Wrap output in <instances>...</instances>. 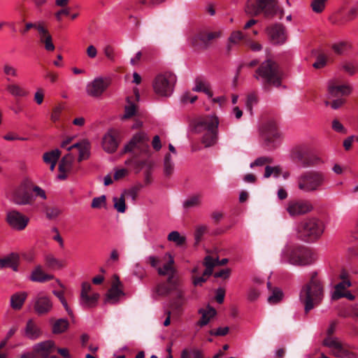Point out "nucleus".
I'll return each mask as SVG.
<instances>
[{"label":"nucleus","instance_id":"18","mask_svg":"<svg viewBox=\"0 0 358 358\" xmlns=\"http://www.w3.org/2000/svg\"><path fill=\"white\" fill-rule=\"evenodd\" d=\"M120 142V132L116 129H110L103 136L102 146L103 150L108 152H115Z\"/></svg>","mask_w":358,"mask_h":358},{"label":"nucleus","instance_id":"37","mask_svg":"<svg viewBox=\"0 0 358 358\" xmlns=\"http://www.w3.org/2000/svg\"><path fill=\"white\" fill-rule=\"evenodd\" d=\"M351 286L350 280H343L335 286V290L331 294L333 300H338L343 298L344 291Z\"/></svg>","mask_w":358,"mask_h":358},{"label":"nucleus","instance_id":"5","mask_svg":"<svg viewBox=\"0 0 358 358\" xmlns=\"http://www.w3.org/2000/svg\"><path fill=\"white\" fill-rule=\"evenodd\" d=\"M327 182L324 173L310 171L303 173L298 178V187L304 192H312L322 189Z\"/></svg>","mask_w":358,"mask_h":358},{"label":"nucleus","instance_id":"7","mask_svg":"<svg viewBox=\"0 0 358 358\" xmlns=\"http://www.w3.org/2000/svg\"><path fill=\"white\" fill-rule=\"evenodd\" d=\"M278 10V0H248L245 8L248 15L256 16L262 13L266 17H273Z\"/></svg>","mask_w":358,"mask_h":358},{"label":"nucleus","instance_id":"33","mask_svg":"<svg viewBox=\"0 0 358 358\" xmlns=\"http://www.w3.org/2000/svg\"><path fill=\"white\" fill-rule=\"evenodd\" d=\"M99 294L92 293L91 294H80V304L85 308H93L97 304L99 299Z\"/></svg>","mask_w":358,"mask_h":358},{"label":"nucleus","instance_id":"42","mask_svg":"<svg viewBox=\"0 0 358 358\" xmlns=\"http://www.w3.org/2000/svg\"><path fill=\"white\" fill-rule=\"evenodd\" d=\"M167 239L169 241L175 243L178 246L182 245L186 241V238L183 236H181L177 231H171L168 235Z\"/></svg>","mask_w":358,"mask_h":358},{"label":"nucleus","instance_id":"31","mask_svg":"<svg viewBox=\"0 0 358 358\" xmlns=\"http://www.w3.org/2000/svg\"><path fill=\"white\" fill-rule=\"evenodd\" d=\"M308 154V149L304 145H300L294 148L292 152V157L294 159L301 162L304 166L313 165L314 163H308L306 162L305 157Z\"/></svg>","mask_w":358,"mask_h":358},{"label":"nucleus","instance_id":"17","mask_svg":"<svg viewBox=\"0 0 358 358\" xmlns=\"http://www.w3.org/2000/svg\"><path fill=\"white\" fill-rule=\"evenodd\" d=\"M33 307L35 313L38 315L48 314L52 309L53 304L51 299L43 294H37L33 299Z\"/></svg>","mask_w":358,"mask_h":358},{"label":"nucleus","instance_id":"23","mask_svg":"<svg viewBox=\"0 0 358 358\" xmlns=\"http://www.w3.org/2000/svg\"><path fill=\"white\" fill-rule=\"evenodd\" d=\"M351 92L352 87L349 85H336L334 81H329L328 83V94L329 99L348 95Z\"/></svg>","mask_w":358,"mask_h":358},{"label":"nucleus","instance_id":"40","mask_svg":"<svg viewBox=\"0 0 358 358\" xmlns=\"http://www.w3.org/2000/svg\"><path fill=\"white\" fill-rule=\"evenodd\" d=\"M68 327L69 322L67 320L59 319L52 325V332L54 334H61L64 332Z\"/></svg>","mask_w":358,"mask_h":358},{"label":"nucleus","instance_id":"53","mask_svg":"<svg viewBox=\"0 0 358 358\" xmlns=\"http://www.w3.org/2000/svg\"><path fill=\"white\" fill-rule=\"evenodd\" d=\"M207 231V227L206 225H199L196 227L194 232V238L196 241V243H199L203 236Z\"/></svg>","mask_w":358,"mask_h":358},{"label":"nucleus","instance_id":"3","mask_svg":"<svg viewBox=\"0 0 358 358\" xmlns=\"http://www.w3.org/2000/svg\"><path fill=\"white\" fill-rule=\"evenodd\" d=\"M254 78L262 83L264 87H279L282 84V73L278 64L272 59L263 62L256 69Z\"/></svg>","mask_w":358,"mask_h":358},{"label":"nucleus","instance_id":"32","mask_svg":"<svg viewBox=\"0 0 358 358\" xmlns=\"http://www.w3.org/2000/svg\"><path fill=\"white\" fill-rule=\"evenodd\" d=\"M61 152L58 149L52 150L50 152H45L43 156V161L46 164L50 165V170L54 171L56 164L60 157Z\"/></svg>","mask_w":358,"mask_h":358},{"label":"nucleus","instance_id":"38","mask_svg":"<svg viewBox=\"0 0 358 358\" xmlns=\"http://www.w3.org/2000/svg\"><path fill=\"white\" fill-rule=\"evenodd\" d=\"M6 90L13 96L23 97L27 95V92L17 83L8 85Z\"/></svg>","mask_w":358,"mask_h":358},{"label":"nucleus","instance_id":"36","mask_svg":"<svg viewBox=\"0 0 358 358\" xmlns=\"http://www.w3.org/2000/svg\"><path fill=\"white\" fill-rule=\"evenodd\" d=\"M45 265L52 269H61L66 266L64 261L59 260L52 255H48L45 257Z\"/></svg>","mask_w":358,"mask_h":358},{"label":"nucleus","instance_id":"34","mask_svg":"<svg viewBox=\"0 0 358 358\" xmlns=\"http://www.w3.org/2000/svg\"><path fill=\"white\" fill-rule=\"evenodd\" d=\"M25 336L30 339H36L41 335V330L32 320L27 321L25 327Z\"/></svg>","mask_w":358,"mask_h":358},{"label":"nucleus","instance_id":"56","mask_svg":"<svg viewBox=\"0 0 358 358\" xmlns=\"http://www.w3.org/2000/svg\"><path fill=\"white\" fill-rule=\"evenodd\" d=\"M273 160L270 157H261L256 159L252 163L250 164V167L253 168L254 166H262L265 164H271Z\"/></svg>","mask_w":358,"mask_h":358},{"label":"nucleus","instance_id":"43","mask_svg":"<svg viewBox=\"0 0 358 358\" xmlns=\"http://www.w3.org/2000/svg\"><path fill=\"white\" fill-rule=\"evenodd\" d=\"M333 51L337 55H343L348 49L350 45L348 42L341 41L332 45Z\"/></svg>","mask_w":358,"mask_h":358},{"label":"nucleus","instance_id":"61","mask_svg":"<svg viewBox=\"0 0 358 358\" xmlns=\"http://www.w3.org/2000/svg\"><path fill=\"white\" fill-rule=\"evenodd\" d=\"M62 110V107L59 106H56L55 108H53L52 112L51 113V116H50V119L52 122H55L59 119Z\"/></svg>","mask_w":358,"mask_h":358},{"label":"nucleus","instance_id":"60","mask_svg":"<svg viewBox=\"0 0 358 358\" xmlns=\"http://www.w3.org/2000/svg\"><path fill=\"white\" fill-rule=\"evenodd\" d=\"M43 26H44V24L41 22H38L36 23L28 22L25 24V27L22 31V33L26 34L31 28L36 29L38 31V32H39L40 27H43Z\"/></svg>","mask_w":358,"mask_h":358},{"label":"nucleus","instance_id":"48","mask_svg":"<svg viewBox=\"0 0 358 358\" xmlns=\"http://www.w3.org/2000/svg\"><path fill=\"white\" fill-rule=\"evenodd\" d=\"M244 43L246 47L250 48L252 51L258 52L262 50V45L257 41H252L250 38H245Z\"/></svg>","mask_w":358,"mask_h":358},{"label":"nucleus","instance_id":"35","mask_svg":"<svg viewBox=\"0 0 358 358\" xmlns=\"http://www.w3.org/2000/svg\"><path fill=\"white\" fill-rule=\"evenodd\" d=\"M193 90L195 92H203L210 98L213 96L209 83L201 78H196Z\"/></svg>","mask_w":358,"mask_h":358},{"label":"nucleus","instance_id":"16","mask_svg":"<svg viewBox=\"0 0 358 358\" xmlns=\"http://www.w3.org/2000/svg\"><path fill=\"white\" fill-rule=\"evenodd\" d=\"M148 137L144 132L135 134L130 141L124 146V152H129L138 150L141 152L146 151L148 148Z\"/></svg>","mask_w":358,"mask_h":358},{"label":"nucleus","instance_id":"45","mask_svg":"<svg viewBox=\"0 0 358 358\" xmlns=\"http://www.w3.org/2000/svg\"><path fill=\"white\" fill-rule=\"evenodd\" d=\"M327 1V0H313L310 4L313 11L316 13H322L325 8Z\"/></svg>","mask_w":358,"mask_h":358},{"label":"nucleus","instance_id":"1","mask_svg":"<svg viewBox=\"0 0 358 358\" xmlns=\"http://www.w3.org/2000/svg\"><path fill=\"white\" fill-rule=\"evenodd\" d=\"M162 261L164 263L162 266H160L159 257L150 255L146 258L145 262L155 268L159 275L168 276L166 282L158 284L155 290L159 296H166L171 292L176 291L178 300L171 303V308L178 309L184 303V291L180 288L179 278L176 276L177 271L174 266V258L171 253L166 252L163 256Z\"/></svg>","mask_w":358,"mask_h":358},{"label":"nucleus","instance_id":"9","mask_svg":"<svg viewBox=\"0 0 358 358\" xmlns=\"http://www.w3.org/2000/svg\"><path fill=\"white\" fill-rule=\"evenodd\" d=\"M177 78L171 72H164L158 74L153 81L155 92L161 96H169L173 91Z\"/></svg>","mask_w":358,"mask_h":358},{"label":"nucleus","instance_id":"57","mask_svg":"<svg viewBox=\"0 0 358 358\" xmlns=\"http://www.w3.org/2000/svg\"><path fill=\"white\" fill-rule=\"evenodd\" d=\"M327 57L323 55H319L317 57L315 62L313 64V66L315 69H322L327 64Z\"/></svg>","mask_w":358,"mask_h":358},{"label":"nucleus","instance_id":"59","mask_svg":"<svg viewBox=\"0 0 358 358\" xmlns=\"http://www.w3.org/2000/svg\"><path fill=\"white\" fill-rule=\"evenodd\" d=\"M332 129L336 132L343 134H347V129L338 120H334L332 121Z\"/></svg>","mask_w":358,"mask_h":358},{"label":"nucleus","instance_id":"27","mask_svg":"<svg viewBox=\"0 0 358 358\" xmlns=\"http://www.w3.org/2000/svg\"><path fill=\"white\" fill-rule=\"evenodd\" d=\"M73 148H78L79 151L78 161L81 162L87 159L90 154V144L87 141H83L80 143H75L67 148L70 151Z\"/></svg>","mask_w":358,"mask_h":358},{"label":"nucleus","instance_id":"26","mask_svg":"<svg viewBox=\"0 0 358 358\" xmlns=\"http://www.w3.org/2000/svg\"><path fill=\"white\" fill-rule=\"evenodd\" d=\"M39 41L44 45V48L47 51L52 52L55 50V47L52 42V38L49 33L48 29L43 26L40 27L39 29Z\"/></svg>","mask_w":358,"mask_h":358},{"label":"nucleus","instance_id":"52","mask_svg":"<svg viewBox=\"0 0 358 358\" xmlns=\"http://www.w3.org/2000/svg\"><path fill=\"white\" fill-rule=\"evenodd\" d=\"M245 38H247L246 36H245L242 31H235L231 34L229 41L232 43H238L242 40L245 41Z\"/></svg>","mask_w":358,"mask_h":358},{"label":"nucleus","instance_id":"55","mask_svg":"<svg viewBox=\"0 0 358 358\" xmlns=\"http://www.w3.org/2000/svg\"><path fill=\"white\" fill-rule=\"evenodd\" d=\"M3 71L6 76L16 78L17 76V70L13 66L9 64H5L3 66Z\"/></svg>","mask_w":358,"mask_h":358},{"label":"nucleus","instance_id":"6","mask_svg":"<svg viewBox=\"0 0 358 358\" xmlns=\"http://www.w3.org/2000/svg\"><path fill=\"white\" fill-rule=\"evenodd\" d=\"M218 124V119L215 116H207L197 122L195 130L197 132L205 131L202 138L205 147L212 146L216 143Z\"/></svg>","mask_w":358,"mask_h":358},{"label":"nucleus","instance_id":"39","mask_svg":"<svg viewBox=\"0 0 358 358\" xmlns=\"http://www.w3.org/2000/svg\"><path fill=\"white\" fill-rule=\"evenodd\" d=\"M203 265L206 266L203 275L210 276L213 273V268L218 265V258L206 256L203 260Z\"/></svg>","mask_w":358,"mask_h":358},{"label":"nucleus","instance_id":"41","mask_svg":"<svg viewBox=\"0 0 358 358\" xmlns=\"http://www.w3.org/2000/svg\"><path fill=\"white\" fill-rule=\"evenodd\" d=\"M174 171V164L170 153L166 154L164 160V173L166 176H170Z\"/></svg>","mask_w":358,"mask_h":358},{"label":"nucleus","instance_id":"28","mask_svg":"<svg viewBox=\"0 0 358 358\" xmlns=\"http://www.w3.org/2000/svg\"><path fill=\"white\" fill-rule=\"evenodd\" d=\"M199 313L201 315V317L197 322V325L202 327L207 325L211 319H213L216 315V310L213 307L208 306L205 308H201L199 310Z\"/></svg>","mask_w":358,"mask_h":358},{"label":"nucleus","instance_id":"10","mask_svg":"<svg viewBox=\"0 0 358 358\" xmlns=\"http://www.w3.org/2000/svg\"><path fill=\"white\" fill-rule=\"evenodd\" d=\"M322 345L331 350V354L338 358H358L357 355L348 350V345L342 343L338 338L327 336Z\"/></svg>","mask_w":358,"mask_h":358},{"label":"nucleus","instance_id":"8","mask_svg":"<svg viewBox=\"0 0 358 358\" xmlns=\"http://www.w3.org/2000/svg\"><path fill=\"white\" fill-rule=\"evenodd\" d=\"M36 197L43 201L46 200L47 196L45 190L38 186H34L31 192L27 191L24 187H19L13 192L12 200L17 205L32 206L34 204Z\"/></svg>","mask_w":358,"mask_h":358},{"label":"nucleus","instance_id":"62","mask_svg":"<svg viewBox=\"0 0 358 358\" xmlns=\"http://www.w3.org/2000/svg\"><path fill=\"white\" fill-rule=\"evenodd\" d=\"M259 294L260 292L258 289L251 288L248 292V299L250 301H254L258 299Z\"/></svg>","mask_w":358,"mask_h":358},{"label":"nucleus","instance_id":"46","mask_svg":"<svg viewBox=\"0 0 358 358\" xmlns=\"http://www.w3.org/2000/svg\"><path fill=\"white\" fill-rule=\"evenodd\" d=\"M283 294L278 288H275L271 296L268 298V302L271 304H275L282 299Z\"/></svg>","mask_w":358,"mask_h":358},{"label":"nucleus","instance_id":"51","mask_svg":"<svg viewBox=\"0 0 358 358\" xmlns=\"http://www.w3.org/2000/svg\"><path fill=\"white\" fill-rule=\"evenodd\" d=\"M281 173V169L280 166H266L265 168L264 177L269 178L271 175H273L275 177H278Z\"/></svg>","mask_w":358,"mask_h":358},{"label":"nucleus","instance_id":"64","mask_svg":"<svg viewBox=\"0 0 358 358\" xmlns=\"http://www.w3.org/2000/svg\"><path fill=\"white\" fill-rule=\"evenodd\" d=\"M44 99V93L42 89H38L34 94V101L37 104L40 105L43 103Z\"/></svg>","mask_w":358,"mask_h":358},{"label":"nucleus","instance_id":"15","mask_svg":"<svg viewBox=\"0 0 358 358\" xmlns=\"http://www.w3.org/2000/svg\"><path fill=\"white\" fill-rule=\"evenodd\" d=\"M29 219L16 210H10L6 215V222L13 229L22 231L26 228Z\"/></svg>","mask_w":358,"mask_h":358},{"label":"nucleus","instance_id":"14","mask_svg":"<svg viewBox=\"0 0 358 358\" xmlns=\"http://www.w3.org/2000/svg\"><path fill=\"white\" fill-rule=\"evenodd\" d=\"M110 85V79L108 77H96L87 83V94L93 98H99Z\"/></svg>","mask_w":358,"mask_h":358},{"label":"nucleus","instance_id":"4","mask_svg":"<svg viewBox=\"0 0 358 358\" xmlns=\"http://www.w3.org/2000/svg\"><path fill=\"white\" fill-rule=\"evenodd\" d=\"M324 229L321 220L315 217H310L297 224L295 228L296 236L305 242H315L322 236Z\"/></svg>","mask_w":358,"mask_h":358},{"label":"nucleus","instance_id":"49","mask_svg":"<svg viewBox=\"0 0 358 358\" xmlns=\"http://www.w3.org/2000/svg\"><path fill=\"white\" fill-rule=\"evenodd\" d=\"M341 69L348 74L352 76L358 71V64L346 62L342 64Z\"/></svg>","mask_w":358,"mask_h":358},{"label":"nucleus","instance_id":"25","mask_svg":"<svg viewBox=\"0 0 358 358\" xmlns=\"http://www.w3.org/2000/svg\"><path fill=\"white\" fill-rule=\"evenodd\" d=\"M54 278V275L44 272L41 265H37L31 272L29 280L36 282H45Z\"/></svg>","mask_w":358,"mask_h":358},{"label":"nucleus","instance_id":"19","mask_svg":"<svg viewBox=\"0 0 358 358\" xmlns=\"http://www.w3.org/2000/svg\"><path fill=\"white\" fill-rule=\"evenodd\" d=\"M266 31L273 44H283L287 40L285 27L281 24L269 26L266 28Z\"/></svg>","mask_w":358,"mask_h":358},{"label":"nucleus","instance_id":"24","mask_svg":"<svg viewBox=\"0 0 358 358\" xmlns=\"http://www.w3.org/2000/svg\"><path fill=\"white\" fill-rule=\"evenodd\" d=\"M74 161V156L69 153L64 156L58 166V170L59 171V174L58 175V178L60 180H64L67 178V175L71 172L72 169L73 162Z\"/></svg>","mask_w":358,"mask_h":358},{"label":"nucleus","instance_id":"44","mask_svg":"<svg viewBox=\"0 0 358 358\" xmlns=\"http://www.w3.org/2000/svg\"><path fill=\"white\" fill-rule=\"evenodd\" d=\"M114 208L118 213H124L126 210L124 195L122 194L118 197L113 198Z\"/></svg>","mask_w":358,"mask_h":358},{"label":"nucleus","instance_id":"54","mask_svg":"<svg viewBox=\"0 0 358 358\" xmlns=\"http://www.w3.org/2000/svg\"><path fill=\"white\" fill-rule=\"evenodd\" d=\"M201 203L200 196L198 195L193 196L184 202V207L192 208L199 206Z\"/></svg>","mask_w":358,"mask_h":358},{"label":"nucleus","instance_id":"47","mask_svg":"<svg viewBox=\"0 0 358 358\" xmlns=\"http://www.w3.org/2000/svg\"><path fill=\"white\" fill-rule=\"evenodd\" d=\"M45 213L49 220H53L61 214V210L57 207H47L45 209Z\"/></svg>","mask_w":358,"mask_h":358},{"label":"nucleus","instance_id":"20","mask_svg":"<svg viewBox=\"0 0 358 358\" xmlns=\"http://www.w3.org/2000/svg\"><path fill=\"white\" fill-rule=\"evenodd\" d=\"M122 284L118 278L113 281L111 287L106 294V301L112 304L117 303L120 297L124 296Z\"/></svg>","mask_w":358,"mask_h":358},{"label":"nucleus","instance_id":"22","mask_svg":"<svg viewBox=\"0 0 358 358\" xmlns=\"http://www.w3.org/2000/svg\"><path fill=\"white\" fill-rule=\"evenodd\" d=\"M260 132L262 138L268 143L280 137L276 124L274 122H270L264 124L261 128Z\"/></svg>","mask_w":358,"mask_h":358},{"label":"nucleus","instance_id":"29","mask_svg":"<svg viewBox=\"0 0 358 358\" xmlns=\"http://www.w3.org/2000/svg\"><path fill=\"white\" fill-rule=\"evenodd\" d=\"M28 294L26 292H20L13 294L10 296V305L14 310H19L22 308Z\"/></svg>","mask_w":358,"mask_h":358},{"label":"nucleus","instance_id":"11","mask_svg":"<svg viewBox=\"0 0 358 358\" xmlns=\"http://www.w3.org/2000/svg\"><path fill=\"white\" fill-rule=\"evenodd\" d=\"M287 261L295 266H307L315 261L314 254L307 248H293L287 255Z\"/></svg>","mask_w":358,"mask_h":358},{"label":"nucleus","instance_id":"2","mask_svg":"<svg viewBox=\"0 0 358 358\" xmlns=\"http://www.w3.org/2000/svg\"><path fill=\"white\" fill-rule=\"evenodd\" d=\"M323 297V285L317 277V273L313 272L309 282L302 287L299 294L300 301L305 306L306 313L309 312L315 306L319 305Z\"/></svg>","mask_w":358,"mask_h":358},{"label":"nucleus","instance_id":"58","mask_svg":"<svg viewBox=\"0 0 358 358\" xmlns=\"http://www.w3.org/2000/svg\"><path fill=\"white\" fill-rule=\"evenodd\" d=\"M106 204V196L102 195L92 199L91 206L93 208H100Z\"/></svg>","mask_w":358,"mask_h":358},{"label":"nucleus","instance_id":"30","mask_svg":"<svg viewBox=\"0 0 358 358\" xmlns=\"http://www.w3.org/2000/svg\"><path fill=\"white\" fill-rule=\"evenodd\" d=\"M19 258L17 255H10L0 259V268H10L14 271H17Z\"/></svg>","mask_w":358,"mask_h":358},{"label":"nucleus","instance_id":"50","mask_svg":"<svg viewBox=\"0 0 358 358\" xmlns=\"http://www.w3.org/2000/svg\"><path fill=\"white\" fill-rule=\"evenodd\" d=\"M128 101V105L125 106L124 109V114L122 117L124 119L130 118L132 116H134L136 113V105L133 103H131L129 99Z\"/></svg>","mask_w":358,"mask_h":358},{"label":"nucleus","instance_id":"13","mask_svg":"<svg viewBox=\"0 0 358 358\" xmlns=\"http://www.w3.org/2000/svg\"><path fill=\"white\" fill-rule=\"evenodd\" d=\"M285 210L290 217H295L311 212L313 206L308 200L292 199L287 202Z\"/></svg>","mask_w":358,"mask_h":358},{"label":"nucleus","instance_id":"63","mask_svg":"<svg viewBox=\"0 0 358 358\" xmlns=\"http://www.w3.org/2000/svg\"><path fill=\"white\" fill-rule=\"evenodd\" d=\"M104 54L106 57L110 60L115 59V51L114 48L110 45H106L104 48Z\"/></svg>","mask_w":358,"mask_h":358},{"label":"nucleus","instance_id":"21","mask_svg":"<svg viewBox=\"0 0 358 358\" xmlns=\"http://www.w3.org/2000/svg\"><path fill=\"white\" fill-rule=\"evenodd\" d=\"M55 350V343L51 340H48L35 344L33 346L32 352L34 353L36 357L38 355L42 358H48Z\"/></svg>","mask_w":358,"mask_h":358},{"label":"nucleus","instance_id":"12","mask_svg":"<svg viewBox=\"0 0 358 358\" xmlns=\"http://www.w3.org/2000/svg\"><path fill=\"white\" fill-rule=\"evenodd\" d=\"M220 31H201L189 38V44L196 48L206 49L212 42L221 36Z\"/></svg>","mask_w":358,"mask_h":358}]
</instances>
